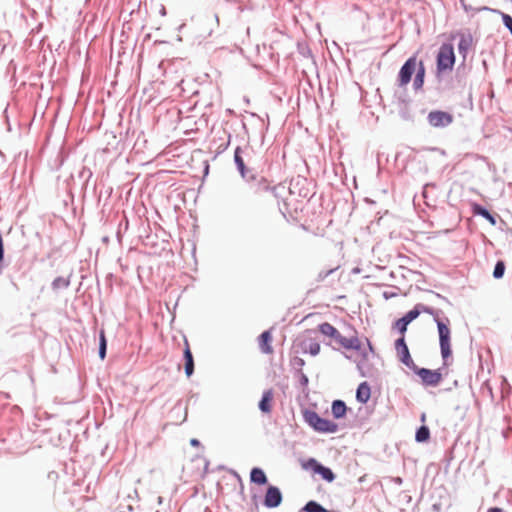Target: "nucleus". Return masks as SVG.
Returning <instances> with one entry per match:
<instances>
[{
    "label": "nucleus",
    "instance_id": "1",
    "mask_svg": "<svg viewBox=\"0 0 512 512\" xmlns=\"http://www.w3.org/2000/svg\"><path fill=\"white\" fill-rule=\"evenodd\" d=\"M426 69L422 60H418L416 56H412L404 63L398 74L399 87H406L415 74L413 87L419 90L424 85Z\"/></svg>",
    "mask_w": 512,
    "mask_h": 512
},
{
    "label": "nucleus",
    "instance_id": "2",
    "mask_svg": "<svg viewBox=\"0 0 512 512\" xmlns=\"http://www.w3.org/2000/svg\"><path fill=\"white\" fill-rule=\"evenodd\" d=\"M422 312L431 315L434 318V321L437 323L438 334H439V344L441 350V356L444 360V364H446L447 359L452 355L451 350V330L449 328V319L446 318V322L439 318L438 312L434 309L421 306Z\"/></svg>",
    "mask_w": 512,
    "mask_h": 512
},
{
    "label": "nucleus",
    "instance_id": "3",
    "mask_svg": "<svg viewBox=\"0 0 512 512\" xmlns=\"http://www.w3.org/2000/svg\"><path fill=\"white\" fill-rule=\"evenodd\" d=\"M303 418L305 422L317 432L334 433L338 430V425L336 423L321 418L315 411L305 410Z\"/></svg>",
    "mask_w": 512,
    "mask_h": 512
},
{
    "label": "nucleus",
    "instance_id": "4",
    "mask_svg": "<svg viewBox=\"0 0 512 512\" xmlns=\"http://www.w3.org/2000/svg\"><path fill=\"white\" fill-rule=\"evenodd\" d=\"M455 64L454 49L451 44H443L437 55V70L439 73L452 70Z\"/></svg>",
    "mask_w": 512,
    "mask_h": 512
},
{
    "label": "nucleus",
    "instance_id": "5",
    "mask_svg": "<svg viewBox=\"0 0 512 512\" xmlns=\"http://www.w3.org/2000/svg\"><path fill=\"white\" fill-rule=\"evenodd\" d=\"M329 338L335 340V342L341 346L342 348L348 350H360L362 347L361 341L357 336L356 331L353 332L349 337L342 336L340 332L335 328V333L331 335Z\"/></svg>",
    "mask_w": 512,
    "mask_h": 512
},
{
    "label": "nucleus",
    "instance_id": "6",
    "mask_svg": "<svg viewBox=\"0 0 512 512\" xmlns=\"http://www.w3.org/2000/svg\"><path fill=\"white\" fill-rule=\"evenodd\" d=\"M427 119L432 127L440 128L450 125L453 122V115L445 111L435 110L428 114Z\"/></svg>",
    "mask_w": 512,
    "mask_h": 512
},
{
    "label": "nucleus",
    "instance_id": "7",
    "mask_svg": "<svg viewBox=\"0 0 512 512\" xmlns=\"http://www.w3.org/2000/svg\"><path fill=\"white\" fill-rule=\"evenodd\" d=\"M395 350L397 353V357L404 365H406L407 367H409L411 369H416V365H415L413 359L411 358V355H410V352H409V349L405 342L404 337H400L399 339L396 340Z\"/></svg>",
    "mask_w": 512,
    "mask_h": 512
},
{
    "label": "nucleus",
    "instance_id": "8",
    "mask_svg": "<svg viewBox=\"0 0 512 512\" xmlns=\"http://www.w3.org/2000/svg\"><path fill=\"white\" fill-rule=\"evenodd\" d=\"M413 370L427 386H437L442 381V374L438 370L418 368L417 366Z\"/></svg>",
    "mask_w": 512,
    "mask_h": 512
},
{
    "label": "nucleus",
    "instance_id": "9",
    "mask_svg": "<svg viewBox=\"0 0 512 512\" xmlns=\"http://www.w3.org/2000/svg\"><path fill=\"white\" fill-rule=\"evenodd\" d=\"M282 499V494L279 488L269 486L264 497V505L267 508H275L281 504Z\"/></svg>",
    "mask_w": 512,
    "mask_h": 512
},
{
    "label": "nucleus",
    "instance_id": "10",
    "mask_svg": "<svg viewBox=\"0 0 512 512\" xmlns=\"http://www.w3.org/2000/svg\"><path fill=\"white\" fill-rule=\"evenodd\" d=\"M184 346L183 356L185 361V374L187 377H190L194 372V359L190 349V344L186 338L184 339Z\"/></svg>",
    "mask_w": 512,
    "mask_h": 512
},
{
    "label": "nucleus",
    "instance_id": "11",
    "mask_svg": "<svg viewBox=\"0 0 512 512\" xmlns=\"http://www.w3.org/2000/svg\"><path fill=\"white\" fill-rule=\"evenodd\" d=\"M309 464L313 467L314 472L320 474L323 479L327 480L328 482H332L334 480L335 475L331 469L322 466L314 459H310Z\"/></svg>",
    "mask_w": 512,
    "mask_h": 512
},
{
    "label": "nucleus",
    "instance_id": "12",
    "mask_svg": "<svg viewBox=\"0 0 512 512\" xmlns=\"http://www.w3.org/2000/svg\"><path fill=\"white\" fill-rule=\"evenodd\" d=\"M259 348L265 354H272V335L270 331H264L258 338Z\"/></svg>",
    "mask_w": 512,
    "mask_h": 512
},
{
    "label": "nucleus",
    "instance_id": "13",
    "mask_svg": "<svg viewBox=\"0 0 512 512\" xmlns=\"http://www.w3.org/2000/svg\"><path fill=\"white\" fill-rule=\"evenodd\" d=\"M273 399H274V393H273L272 389L264 391L262 399L259 402V409L263 413L270 414L272 411Z\"/></svg>",
    "mask_w": 512,
    "mask_h": 512
},
{
    "label": "nucleus",
    "instance_id": "14",
    "mask_svg": "<svg viewBox=\"0 0 512 512\" xmlns=\"http://www.w3.org/2000/svg\"><path fill=\"white\" fill-rule=\"evenodd\" d=\"M371 396L370 386L363 382L358 386L356 398L361 403H366Z\"/></svg>",
    "mask_w": 512,
    "mask_h": 512
},
{
    "label": "nucleus",
    "instance_id": "15",
    "mask_svg": "<svg viewBox=\"0 0 512 512\" xmlns=\"http://www.w3.org/2000/svg\"><path fill=\"white\" fill-rule=\"evenodd\" d=\"M250 480L251 482L257 484V485H264L267 483V476L264 473V471L260 468H253L250 473Z\"/></svg>",
    "mask_w": 512,
    "mask_h": 512
},
{
    "label": "nucleus",
    "instance_id": "16",
    "mask_svg": "<svg viewBox=\"0 0 512 512\" xmlns=\"http://www.w3.org/2000/svg\"><path fill=\"white\" fill-rule=\"evenodd\" d=\"M242 149L240 147H237L234 153V160L237 165V168L243 178L247 177V171L244 164V160L241 156Z\"/></svg>",
    "mask_w": 512,
    "mask_h": 512
},
{
    "label": "nucleus",
    "instance_id": "17",
    "mask_svg": "<svg viewBox=\"0 0 512 512\" xmlns=\"http://www.w3.org/2000/svg\"><path fill=\"white\" fill-rule=\"evenodd\" d=\"M347 407L341 400H335L332 403V414L335 418H342L345 416Z\"/></svg>",
    "mask_w": 512,
    "mask_h": 512
},
{
    "label": "nucleus",
    "instance_id": "18",
    "mask_svg": "<svg viewBox=\"0 0 512 512\" xmlns=\"http://www.w3.org/2000/svg\"><path fill=\"white\" fill-rule=\"evenodd\" d=\"M472 210H473V213L475 215H480L482 217H484L485 219H487L492 225H495L496 224V221H495V218L489 213L488 210H486L485 208H483L481 205L479 204H474L472 206Z\"/></svg>",
    "mask_w": 512,
    "mask_h": 512
},
{
    "label": "nucleus",
    "instance_id": "19",
    "mask_svg": "<svg viewBox=\"0 0 512 512\" xmlns=\"http://www.w3.org/2000/svg\"><path fill=\"white\" fill-rule=\"evenodd\" d=\"M304 351L310 353L312 356H316L320 352V344L316 340L310 339L305 343Z\"/></svg>",
    "mask_w": 512,
    "mask_h": 512
},
{
    "label": "nucleus",
    "instance_id": "20",
    "mask_svg": "<svg viewBox=\"0 0 512 512\" xmlns=\"http://www.w3.org/2000/svg\"><path fill=\"white\" fill-rule=\"evenodd\" d=\"M430 437V431L428 429V427L426 426H421L417 432H416V441L418 442H425L429 439Z\"/></svg>",
    "mask_w": 512,
    "mask_h": 512
},
{
    "label": "nucleus",
    "instance_id": "21",
    "mask_svg": "<svg viewBox=\"0 0 512 512\" xmlns=\"http://www.w3.org/2000/svg\"><path fill=\"white\" fill-rule=\"evenodd\" d=\"M318 330L327 337H330L335 333V327L328 322H324L318 326Z\"/></svg>",
    "mask_w": 512,
    "mask_h": 512
},
{
    "label": "nucleus",
    "instance_id": "22",
    "mask_svg": "<svg viewBox=\"0 0 512 512\" xmlns=\"http://www.w3.org/2000/svg\"><path fill=\"white\" fill-rule=\"evenodd\" d=\"M304 510L306 512H326V509L315 501H309L305 505Z\"/></svg>",
    "mask_w": 512,
    "mask_h": 512
},
{
    "label": "nucleus",
    "instance_id": "23",
    "mask_svg": "<svg viewBox=\"0 0 512 512\" xmlns=\"http://www.w3.org/2000/svg\"><path fill=\"white\" fill-rule=\"evenodd\" d=\"M106 337L104 330L100 331L99 356L103 360L106 356Z\"/></svg>",
    "mask_w": 512,
    "mask_h": 512
},
{
    "label": "nucleus",
    "instance_id": "24",
    "mask_svg": "<svg viewBox=\"0 0 512 512\" xmlns=\"http://www.w3.org/2000/svg\"><path fill=\"white\" fill-rule=\"evenodd\" d=\"M418 307L419 306H416L414 309L410 310L408 313L405 314V316L402 317L408 324L419 316L420 310L418 309Z\"/></svg>",
    "mask_w": 512,
    "mask_h": 512
},
{
    "label": "nucleus",
    "instance_id": "25",
    "mask_svg": "<svg viewBox=\"0 0 512 512\" xmlns=\"http://www.w3.org/2000/svg\"><path fill=\"white\" fill-rule=\"evenodd\" d=\"M505 272V264L503 261H498L495 265L493 276L497 279L501 278Z\"/></svg>",
    "mask_w": 512,
    "mask_h": 512
},
{
    "label": "nucleus",
    "instance_id": "26",
    "mask_svg": "<svg viewBox=\"0 0 512 512\" xmlns=\"http://www.w3.org/2000/svg\"><path fill=\"white\" fill-rule=\"evenodd\" d=\"M408 323L403 319L400 318L394 323V327L399 331L401 334V337H404V334L407 330Z\"/></svg>",
    "mask_w": 512,
    "mask_h": 512
},
{
    "label": "nucleus",
    "instance_id": "27",
    "mask_svg": "<svg viewBox=\"0 0 512 512\" xmlns=\"http://www.w3.org/2000/svg\"><path fill=\"white\" fill-rule=\"evenodd\" d=\"M258 185H259V189L263 190V191H270L272 193L275 192V187H271L270 184L267 182L266 179L262 178L259 182H258Z\"/></svg>",
    "mask_w": 512,
    "mask_h": 512
},
{
    "label": "nucleus",
    "instance_id": "28",
    "mask_svg": "<svg viewBox=\"0 0 512 512\" xmlns=\"http://www.w3.org/2000/svg\"><path fill=\"white\" fill-rule=\"evenodd\" d=\"M54 287H59L60 285L68 286V282L64 279L58 278L53 282Z\"/></svg>",
    "mask_w": 512,
    "mask_h": 512
},
{
    "label": "nucleus",
    "instance_id": "29",
    "mask_svg": "<svg viewBox=\"0 0 512 512\" xmlns=\"http://www.w3.org/2000/svg\"><path fill=\"white\" fill-rule=\"evenodd\" d=\"M487 512H502V509L497 508V507H493V508L488 509Z\"/></svg>",
    "mask_w": 512,
    "mask_h": 512
},
{
    "label": "nucleus",
    "instance_id": "30",
    "mask_svg": "<svg viewBox=\"0 0 512 512\" xmlns=\"http://www.w3.org/2000/svg\"><path fill=\"white\" fill-rule=\"evenodd\" d=\"M191 444L197 446L199 444V441L197 439H192Z\"/></svg>",
    "mask_w": 512,
    "mask_h": 512
}]
</instances>
